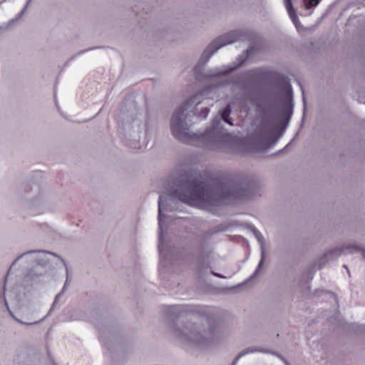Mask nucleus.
<instances>
[{
  "label": "nucleus",
  "instance_id": "f257e3e1",
  "mask_svg": "<svg viewBox=\"0 0 365 365\" xmlns=\"http://www.w3.org/2000/svg\"><path fill=\"white\" fill-rule=\"evenodd\" d=\"M173 194L180 201L202 209L252 195L251 186L247 183L230 176L214 178L196 173L182 178Z\"/></svg>",
  "mask_w": 365,
  "mask_h": 365
},
{
  "label": "nucleus",
  "instance_id": "f03ea898",
  "mask_svg": "<svg viewBox=\"0 0 365 365\" xmlns=\"http://www.w3.org/2000/svg\"><path fill=\"white\" fill-rule=\"evenodd\" d=\"M197 96L196 95L189 99L180 108L175 111L171 119L173 135L178 140L186 143L192 140L194 135H191L189 132V128L185 122L186 115L185 111L187 110L191 103H195Z\"/></svg>",
  "mask_w": 365,
  "mask_h": 365
},
{
  "label": "nucleus",
  "instance_id": "7ed1b4c3",
  "mask_svg": "<svg viewBox=\"0 0 365 365\" xmlns=\"http://www.w3.org/2000/svg\"><path fill=\"white\" fill-rule=\"evenodd\" d=\"M238 40H240V34L237 31H232V32L227 34L226 35H225L223 36H221L217 41L212 43L210 45L208 48L215 46L216 44H218V43H219V45L215 48V51H216L219 48H220L223 46H225L228 43H232Z\"/></svg>",
  "mask_w": 365,
  "mask_h": 365
},
{
  "label": "nucleus",
  "instance_id": "20e7f679",
  "mask_svg": "<svg viewBox=\"0 0 365 365\" xmlns=\"http://www.w3.org/2000/svg\"><path fill=\"white\" fill-rule=\"evenodd\" d=\"M284 3L290 19L295 26H297V24L299 21L297 17V12L293 6L292 0H284Z\"/></svg>",
  "mask_w": 365,
  "mask_h": 365
},
{
  "label": "nucleus",
  "instance_id": "39448f33",
  "mask_svg": "<svg viewBox=\"0 0 365 365\" xmlns=\"http://www.w3.org/2000/svg\"><path fill=\"white\" fill-rule=\"evenodd\" d=\"M231 113V108L230 105H228L221 113V118L230 125H233L231 118H230V114Z\"/></svg>",
  "mask_w": 365,
  "mask_h": 365
},
{
  "label": "nucleus",
  "instance_id": "423d86ee",
  "mask_svg": "<svg viewBox=\"0 0 365 365\" xmlns=\"http://www.w3.org/2000/svg\"><path fill=\"white\" fill-rule=\"evenodd\" d=\"M220 123V120L218 119L217 120L213 121V125L209 130H206V134L207 135H217L219 132L218 125Z\"/></svg>",
  "mask_w": 365,
  "mask_h": 365
},
{
  "label": "nucleus",
  "instance_id": "0eeeda50",
  "mask_svg": "<svg viewBox=\"0 0 365 365\" xmlns=\"http://www.w3.org/2000/svg\"><path fill=\"white\" fill-rule=\"evenodd\" d=\"M320 0H303V3L304 4V7L306 9H310L314 6H317Z\"/></svg>",
  "mask_w": 365,
  "mask_h": 365
},
{
  "label": "nucleus",
  "instance_id": "6e6552de",
  "mask_svg": "<svg viewBox=\"0 0 365 365\" xmlns=\"http://www.w3.org/2000/svg\"><path fill=\"white\" fill-rule=\"evenodd\" d=\"M162 208H163V198L160 196L158 200V222L160 227L162 226L163 222V214H162Z\"/></svg>",
  "mask_w": 365,
  "mask_h": 365
},
{
  "label": "nucleus",
  "instance_id": "1a4fd4ad",
  "mask_svg": "<svg viewBox=\"0 0 365 365\" xmlns=\"http://www.w3.org/2000/svg\"><path fill=\"white\" fill-rule=\"evenodd\" d=\"M209 112H210L209 108H206L205 109V117H206V116H207V115L208 114V113H209Z\"/></svg>",
  "mask_w": 365,
  "mask_h": 365
},
{
  "label": "nucleus",
  "instance_id": "9d476101",
  "mask_svg": "<svg viewBox=\"0 0 365 365\" xmlns=\"http://www.w3.org/2000/svg\"><path fill=\"white\" fill-rule=\"evenodd\" d=\"M228 135H229V134H228V133H225V134L224 135V137L227 138V137H228Z\"/></svg>",
  "mask_w": 365,
  "mask_h": 365
}]
</instances>
